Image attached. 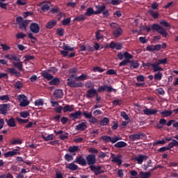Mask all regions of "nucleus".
I'll return each instance as SVG.
<instances>
[{
	"mask_svg": "<svg viewBox=\"0 0 178 178\" xmlns=\"http://www.w3.org/2000/svg\"><path fill=\"white\" fill-rule=\"evenodd\" d=\"M109 123V118H104L100 122L99 125L100 126H106Z\"/></svg>",
	"mask_w": 178,
	"mask_h": 178,
	"instance_id": "a19ab883",
	"label": "nucleus"
},
{
	"mask_svg": "<svg viewBox=\"0 0 178 178\" xmlns=\"http://www.w3.org/2000/svg\"><path fill=\"white\" fill-rule=\"evenodd\" d=\"M49 82V86H59L60 84V79L59 78H54Z\"/></svg>",
	"mask_w": 178,
	"mask_h": 178,
	"instance_id": "a878e982",
	"label": "nucleus"
},
{
	"mask_svg": "<svg viewBox=\"0 0 178 178\" xmlns=\"http://www.w3.org/2000/svg\"><path fill=\"white\" fill-rule=\"evenodd\" d=\"M56 32L58 35H60V37H63L65 34V30L63 29H57Z\"/></svg>",
	"mask_w": 178,
	"mask_h": 178,
	"instance_id": "864d4df0",
	"label": "nucleus"
},
{
	"mask_svg": "<svg viewBox=\"0 0 178 178\" xmlns=\"http://www.w3.org/2000/svg\"><path fill=\"white\" fill-rule=\"evenodd\" d=\"M151 29L152 31H156V33L161 34L163 37H164V38L168 37V32L166 31V29L158 24H153Z\"/></svg>",
	"mask_w": 178,
	"mask_h": 178,
	"instance_id": "7ed1b4c3",
	"label": "nucleus"
},
{
	"mask_svg": "<svg viewBox=\"0 0 178 178\" xmlns=\"http://www.w3.org/2000/svg\"><path fill=\"white\" fill-rule=\"evenodd\" d=\"M172 112L169 110L160 112V114L163 115V118H169V116H172Z\"/></svg>",
	"mask_w": 178,
	"mask_h": 178,
	"instance_id": "e433bc0d",
	"label": "nucleus"
},
{
	"mask_svg": "<svg viewBox=\"0 0 178 178\" xmlns=\"http://www.w3.org/2000/svg\"><path fill=\"white\" fill-rule=\"evenodd\" d=\"M84 20H86L85 15H79L74 19V22H84Z\"/></svg>",
	"mask_w": 178,
	"mask_h": 178,
	"instance_id": "a18cd8bd",
	"label": "nucleus"
},
{
	"mask_svg": "<svg viewBox=\"0 0 178 178\" xmlns=\"http://www.w3.org/2000/svg\"><path fill=\"white\" fill-rule=\"evenodd\" d=\"M17 100L19 102V106L26 107L30 104V102L27 99V97L24 95L17 96Z\"/></svg>",
	"mask_w": 178,
	"mask_h": 178,
	"instance_id": "39448f33",
	"label": "nucleus"
},
{
	"mask_svg": "<svg viewBox=\"0 0 178 178\" xmlns=\"http://www.w3.org/2000/svg\"><path fill=\"white\" fill-rule=\"evenodd\" d=\"M92 15H95V11L91 7L88 8L86 12L85 13V16H92Z\"/></svg>",
	"mask_w": 178,
	"mask_h": 178,
	"instance_id": "c9c22d12",
	"label": "nucleus"
},
{
	"mask_svg": "<svg viewBox=\"0 0 178 178\" xmlns=\"http://www.w3.org/2000/svg\"><path fill=\"white\" fill-rule=\"evenodd\" d=\"M70 22H72V19L70 17H68L62 21V24L63 26H69V24H70Z\"/></svg>",
	"mask_w": 178,
	"mask_h": 178,
	"instance_id": "8fccbe9b",
	"label": "nucleus"
},
{
	"mask_svg": "<svg viewBox=\"0 0 178 178\" xmlns=\"http://www.w3.org/2000/svg\"><path fill=\"white\" fill-rule=\"evenodd\" d=\"M111 162H113V163H117L118 166H120V165L123 163V161H122V154L115 155V154L111 153Z\"/></svg>",
	"mask_w": 178,
	"mask_h": 178,
	"instance_id": "0eeeda50",
	"label": "nucleus"
},
{
	"mask_svg": "<svg viewBox=\"0 0 178 178\" xmlns=\"http://www.w3.org/2000/svg\"><path fill=\"white\" fill-rule=\"evenodd\" d=\"M115 148H124L127 147V143L124 141H120L114 145Z\"/></svg>",
	"mask_w": 178,
	"mask_h": 178,
	"instance_id": "c756f323",
	"label": "nucleus"
},
{
	"mask_svg": "<svg viewBox=\"0 0 178 178\" xmlns=\"http://www.w3.org/2000/svg\"><path fill=\"white\" fill-rule=\"evenodd\" d=\"M157 72V73L154 74V79L156 81H161V80H162V77L163 76V74H162L161 71Z\"/></svg>",
	"mask_w": 178,
	"mask_h": 178,
	"instance_id": "72a5a7b5",
	"label": "nucleus"
},
{
	"mask_svg": "<svg viewBox=\"0 0 178 178\" xmlns=\"http://www.w3.org/2000/svg\"><path fill=\"white\" fill-rule=\"evenodd\" d=\"M54 95L55 98H59L60 99L63 98V90L57 89L54 91Z\"/></svg>",
	"mask_w": 178,
	"mask_h": 178,
	"instance_id": "393cba45",
	"label": "nucleus"
},
{
	"mask_svg": "<svg viewBox=\"0 0 178 178\" xmlns=\"http://www.w3.org/2000/svg\"><path fill=\"white\" fill-rule=\"evenodd\" d=\"M7 124L9 126V127H16V121L15 120V118H10L8 121H7Z\"/></svg>",
	"mask_w": 178,
	"mask_h": 178,
	"instance_id": "2f4dec72",
	"label": "nucleus"
},
{
	"mask_svg": "<svg viewBox=\"0 0 178 178\" xmlns=\"http://www.w3.org/2000/svg\"><path fill=\"white\" fill-rule=\"evenodd\" d=\"M123 34V29L122 27L118 28L117 29L113 30V35H114L115 38H118Z\"/></svg>",
	"mask_w": 178,
	"mask_h": 178,
	"instance_id": "6ab92c4d",
	"label": "nucleus"
},
{
	"mask_svg": "<svg viewBox=\"0 0 178 178\" xmlns=\"http://www.w3.org/2000/svg\"><path fill=\"white\" fill-rule=\"evenodd\" d=\"M95 37H96V40L97 41H99V40H102V38H104V35L101 34L99 31H98L95 33Z\"/></svg>",
	"mask_w": 178,
	"mask_h": 178,
	"instance_id": "bf43d9fd",
	"label": "nucleus"
},
{
	"mask_svg": "<svg viewBox=\"0 0 178 178\" xmlns=\"http://www.w3.org/2000/svg\"><path fill=\"white\" fill-rule=\"evenodd\" d=\"M10 108V104H0V113L4 115H7Z\"/></svg>",
	"mask_w": 178,
	"mask_h": 178,
	"instance_id": "f8f14e48",
	"label": "nucleus"
},
{
	"mask_svg": "<svg viewBox=\"0 0 178 178\" xmlns=\"http://www.w3.org/2000/svg\"><path fill=\"white\" fill-rule=\"evenodd\" d=\"M68 151L69 152H77V151H79V146H70L68 148Z\"/></svg>",
	"mask_w": 178,
	"mask_h": 178,
	"instance_id": "de8ad7c7",
	"label": "nucleus"
},
{
	"mask_svg": "<svg viewBox=\"0 0 178 178\" xmlns=\"http://www.w3.org/2000/svg\"><path fill=\"white\" fill-rule=\"evenodd\" d=\"M143 113L145 115H147V116H149L151 115H155V114L158 113V110L151 109V108L145 107V109H143Z\"/></svg>",
	"mask_w": 178,
	"mask_h": 178,
	"instance_id": "dca6fc26",
	"label": "nucleus"
},
{
	"mask_svg": "<svg viewBox=\"0 0 178 178\" xmlns=\"http://www.w3.org/2000/svg\"><path fill=\"white\" fill-rule=\"evenodd\" d=\"M26 34L21 32V33H18L16 34L15 37L17 38V40H20V38L23 39L26 37Z\"/></svg>",
	"mask_w": 178,
	"mask_h": 178,
	"instance_id": "680f3d73",
	"label": "nucleus"
},
{
	"mask_svg": "<svg viewBox=\"0 0 178 178\" xmlns=\"http://www.w3.org/2000/svg\"><path fill=\"white\" fill-rule=\"evenodd\" d=\"M87 128V124L86 122H81L79 124L76 125V129L84 131Z\"/></svg>",
	"mask_w": 178,
	"mask_h": 178,
	"instance_id": "7c9ffc66",
	"label": "nucleus"
},
{
	"mask_svg": "<svg viewBox=\"0 0 178 178\" xmlns=\"http://www.w3.org/2000/svg\"><path fill=\"white\" fill-rule=\"evenodd\" d=\"M27 26H29V20H24L23 22L19 24V29L27 31Z\"/></svg>",
	"mask_w": 178,
	"mask_h": 178,
	"instance_id": "b1692460",
	"label": "nucleus"
},
{
	"mask_svg": "<svg viewBox=\"0 0 178 178\" xmlns=\"http://www.w3.org/2000/svg\"><path fill=\"white\" fill-rule=\"evenodd\" d=\"M92 70L95 72H99V73H104V72H105V70H104L98 66L93 67Z\"/></svg>",
	"mask_w": 178,
	"mask_h": 178,
	"instance_id": "5fc2aeb1",
	"label": "nucleus"
},
{
	"mask_svg": "<svg viewBox=\"0 0 178 178\" xmlns=\"http://www.w3.org/2000/svg\"><path fill=\"white\" fill-rule=\"evenodd\" d=\"M66 169H69L70 170L76 171L79 169V165L74 164V162L66 164Z\"/></svg>",
	"mask_w": 178,
	"mask_h": 178,
	"instance_id": "412c9836",
	"label": "nucleus"
},
{
	"mask_svg": "<svg viewBox=\"0 0 178 178\" xmlns=\"http://www.w3.org/2000/svg\"><path fill=\"white\" fill-rule=\"evenodd\" d=\"M19 115L21 116V118H29V116H30V113H29L28 111H22L19 113Z\"/></svg>",
	"mask_w": 178,
	"mask_h": 178,
	"instance_id": "052dcab7",
	"label": "nucleus"
},
{
	"mask_svg": "<svg viewBox=\"0 0 178 178\" xmlns=\"http://www.w3.org/2000/svg\"><path fill=\"white\" fill-rule=\"evenodd\" d=\"M140 178H149L151 177V172H143L139 173Z\"/></svg>",
	"mask_w": 178,
	"mask_h": 178,
	"instance_id": "f704fd0d",
	"label": "nucleus"
},
{
	"mask_svg": "<svg viewBox=\"0 0 178 178\" xmlns=\"http://www.w3.org/2000/svg\"><path fill=\"white\" fill-rule=\"evenodd\" d=\"M96 95H98V92L97 91V89L94 88L89 89L86 92L87 98H94Z\"/></svg>",
	"mask_w": 178,
	"mask_h": 178,
	"instance_id": "4468645a",
	"label": "nucleus"
},
{
	"mask_svg": "<svg viewBox=\"0 0 178 178\" xmlns=\"http://www.w3.org/2000/svg\"><path fill=\"white\" fill-rule=\"evenodd\" d=\"M95 8V15H100V13H102V12L106 9V6L105 4L96 6Z\"/></svg>",
	"mask_w": 178,
	"mask_h": 178,
	"instance_id": "a211bd4d",
	"label": "nucleus"
},
{
	"mask_svg": "<svg viewBox=\"0 0 178 178\" xmlns=\"http://www.w3.org/2000/svg\"><path fill=\"white\" fill-rule=\"evenodd\" d=\"M88 77V76L85 74H82L79 76H75V80H76V81H79V80H80L81 81H84V80H87Z\"/></svg>",
	"mask_w": 178,
	"mask_h": 178,
	"instance_id": "58836bf2",
	"label": "nucleus"
},
{
	"mask_svg": "<svg viewBox=\"0 0 178 178\" xmlns=\"http://www.w3.org/2000/svg\"><path fill=\"white\" fill-rule=\"evenodd\" d=\"M69 116L72 118V120H75V119H79L81 116V111H78L75 113H70Z\"/></svg>",
	"mask_w": 178,
	"mask_h": 178,
	"instance_id": "bb28decb",
	"label": "nucleus"
},
{
	"mask_svg": "<svg viewBox=\"0 0 178 178\" xmlns=\"http://www.w3.org/2000/svg\"><path fill=\"white\" fill-rule=\"evenodd\" d=\"M41 76H43L44 79H46V80H48V81H51L54 79V75L49 74L48 72V70H44L41 72Z\"/></svg>",
	"mask_w": 178,
	"mask_h": 178,
	"instance_id": "f3484780",
	"label": "nucleus"
},
{
	"mask_svg": "<svg viewBox=\"0 0 178 178\" xmlns=\"http://www.w3.org/2000/svg\"><path fill=\"white\" fill-rule=\"evenodd\" d=\"M119 140H122V138H120V136H115L111 138L110 143H112V144H115V143H117V141H119Z\"/></svg>",
	"mask_w": 178,
	"mask_h": 178,
	"instance_id": "0e129e2a",
	"label": "nucleus"
},
{
	"mask_svg": "<svg viewBox=\"0 0 178 178\" xmlns=\"http://www.w3.org/2000/svg\"><path fill=\"white\" fill-rule=\"evenodd\" d=\"M120 115L122 118H123V119H124L125 120H130V118H129V115H127V113H126V112L122 111L120 113Z\"/></svg>",
	"mask_w": 178,
	"mask_h": 178,
	"instance_id": "338daca9",
	"label": "nucleus"
},
{
	"mask_svg": "<svg viewBox=\"0 0 178 178\" xmlns=\"http://www.w3.org/2000/svg\"><path fill=\"white\" fill-rule=\"evenodd\" d=\"M7 72L10 73V74H15L16 77H20V72L15 68H7Z\"/></svg>",
	"mask_w": 178,
	"mask_h": 178,
	"instance_id": "4be33fe9",
	"label": "nucleus"
},
{
	"mask_svg": "<svg viewBox=\"0 0 178 178\" xmlns=\"http://www.w3.org/2000/svg\"><path fill=\"white\" fill-rule=\"evenodd\" d=\"M82 115L86 118V119H92V113H88L87 111H83Z\"/></svg>",
	"mask_w": 178,
	"mask_h": 178,
	"instance_id": "49530a36",
	"label": "nucleus"
},
{
	"mask_svg": "<svg viewBox=\"0 0 178 178\" xmlns=\"http://www.w3.org/2000/svg\"><path fill=\"white\" fill-rule=\"evenodd\" d=\"M73 111H74V106L73 105L67 104L63 107L64 113H66V112H73Z\"/></svg>",
	"mask_w": 178,
	"mask_h": 178,
	"instance_id": "5701e85b",
	"label": "nucleus"
},
{
	"mask_svg": "<svg viewBox=\"0 0 178 178\" xmlns=\"http://www.w3.org/2000/svg\"><path fill=\"white\" fill-rule=\"evenodd\" d=\"M173 147H178V141L175 139L168 143V148H170V149L173 148Z\"/></svg>",
	"mask_w": 178,
	"mask_h": 178,
	"instance_id": "4c0bfd02",
	"label": "nucleus"
},
{
	"mask_svg": "<svg viewBox=\"0 0 178 178\" xmlns=\"http://www.w3.org/2000/svg\"><path fill=\"white\" fill-rule=\"evenodd\" d=\"M153 46L154 47L155 51H161V49H165L167 44L165 42H163L162 44H159Z\"/></svg>",
	"mask_w": 178,
	"mask_h": 178,
	"instance_id": "c85d7f7f",
	"label": "nucleus"
},
{
	"mask_svg": "<svg viewBox=\"0 0 178 178\" xmlns=\"http://www.w3.org/2000/svg\"><path fill=\"white\" fill-rule=\"evenodd\" d=\"M141 137H145V134L139 132L138 134H131L129 136V138L131 141H138Z\"/></svg>",
	"mask_w": 178,
	"mask_h": 178,
	"instance_id": "9d476101",
	"label": "nucleus"
},
{
	"mask_svg": "<svg viewBox=\"0 0 178 178\" xmlns=\"http://www.w3.org/2000/svg\"><path fill=\"white\" fill-rule=\"evenodd\" d=\"M74 163H78L80 166H87V161L83 155L77 156L74 161Z\"/></svg>",
	"mask_w": 178,
	"mask_h": 178,
	"instance_id": "1a4fd4ad",
	"label": "nucleus"
},
{
	"mask_svg": "<svg viewBox=\"0 0 178 178\" xmlns=\"http://www.w3.org/2000/svg\"><path fill=\"white\" fill-rule=\"evenodd\" d=\"M130 69H138L140 63L138 61L132 60L130 61Z\"/></svg>",
	"mask_w": 178,
	"mask_h": 178,
	"instance_id": "473e14b6",
	"label": "nucleus"
},
{
	"mask_svg": "<svg viewBox=\"0 0 178 178\" xmlns=\"http://www.w3.org/2000/svg\"><path fill=\"white\" fill-rule=\"evenodd\" d=\"M159 24H161L163 27H168L169 29H170V24H169V23L166 22V20L160 21Z\"/></svg>",
	"mask_w": 178,
	"mask_h": 178,
	"instance_id": "6e6d98bb",
	"label": "nucleus"
},
{
	"mask_svg": "<svg viewBox=\"0 0 178 178\" xmlns=\"http://www.w3.org/2000/svg\"><path fill=\"white\" fill-rule=\"evenodd\" d=\"M111 138L112 137L108 136H102V139L103 140L104 143H105V144L111 143Z\"/></svg>",
	"mask_w": 178,
	"mask_h": 178,
	"instance_id": "603ef678",
	"label": "nucleus"
},
{
	"mask_svg": "<svg viewBox=\"0 0 178 178\" xmlns=\"http://www.w3.org/2000/svg\"><path fill=\"white\" fill-rule=\"evenodd\" d=\"M3 58H5V59H8V60H10L13 66H15L16 69L19 70V72H23V62L20 60V58H19V56H17V54H11L4 55Z\"/></svg>",
	"mask_w": 178,
	"mask_h": 178,
	"instance_id": "f03ea898",
	"label": "nucleus"
},
{
	"mask_svg": "<svg viewBox=\"0 0 178 178\" xmlns=\"http://www.w3.org/2000/svg\"><path fill=\"white\" fill-rule=\"evenodd\" d=\"M106 85L104 86H99V88H97V92H104V91H106Z\"/></svg>",
	"mask_w": 178,
	"mask_h": 178,
	"instance_id": "13d9d810",
	"label": "nucleus"
},
{
	"mask_svg": "<svg viewBox=\"0 0 178 178\" xmlns=\"http://www.w3.org/2000/svg\"><path fill=\"white\" fill-rule=\"evenodd\" d=\"M166 144V140L162 139L161 140H157L153 143V147H156V145H165Z\"/></svg>",
	"mask_w": 178,
	"mask_h": 178,
	"instance_id": "ea45409f",
	"label": "nucleus"
},
{
	"mask_svg": "<svg viewBox=\"0 0 178 178\" xmlns=\"http://www.w3.org/2000/svg\"><path fill=\"white\" fill-rule=\"evenodd\" d=\"M29 29L33 34H38L40 33V25L37 23L33 22L31 24Z\"/></svg>",
	"mask_w": 178,
	"mask_h": 178,
	"instance_id": "ddd939ff",
	"label": "nucleus"
},
{
	"mask_svg": "<svg viewBox=\"0 0 178 178\" xmlns=\"http://www.w3.org/2000/svg\"><path fill=\"white\" fill-rule=\"evenodd\" d=\"M9 99H10V97H9L8 95L0 96V101H9Z\"/></svg>",
	"mask_w": 178,
	"mask_h": 178,
	"instance_id": "774afa93",
	"label": "nucleus"
},
{
	"mask_svg": "<svg viewBox=\"0 0 178 178\" xmlns=\"http://www.w3.org/2000/svg\"><path fill=\"white\" fill-rule=\"evenodd\" d=\"M20 147L18 149H14L12 151H8L3 154L4 158H9L10 156H15V155H20Z\"/></svg>",
	"mask_w": 178,
	"mask_h": 178,
	"instance_id": "6e6552de",
	"label": "nucleus"
},
{
	"mask_svg": "<svg viewBox=\"0 0 178 178\" xmlns=\"http://www.w3.org/2000/svg\"><path fill=\"white\" fill-rule=\"evenodd\" d=\"M49 9H51V3H47V2L42 3L41 10L42 12H48Z\"/></svg>",
	"mask_w": 178,
	"mask_h": 178,
	"instance_id": "aec40b11",
	"label": "nucleus"
},
{
	"mask_svg": "<svg viewBox=\"0 0 178 178\" xmlns=\"http://www.w3.org/2000/svg\"><path fill=\"white\" fill-rule=\"evenodd\" d=\"M22 140L20 139H13L11 140V145H20L22 144Z\"/></svg>",
	"mask_w": 178,
	"mask_h": 178,
	"instance_id": "3c124183",
	"label": "nucleus"
},
{
	"mask_svg": "<svg viewBox=\"0 0 178 178\" xmlns=\"http://www.w3.org/2000/svg\"><path fill=\"white\" fill-rule=\"evenodd\" d=\"M56 20L52 19L47 24L46 29H49V30H51V29H54V27L56 26Z\"/></svg>",
	"mask_w": 178,
	"mask_h": 178,
	"instance_id": "cd10ccee",
	"label": "nucleus"
},
{
	"mask_svg": "<svg viewBox=\"0 0 178 178\" xmlns=\"http://www.w3.org/2000/svg\"><path fill=\"white\" fill-rule=\"evenodd\" d=\"M76 79H67V86L72 88H79L84 86L82 82H77Z\"/></svg>",
	"mask_w": 178,
	"mask_h": 178,
	"instance_id": "20e7f679",
	"label": "nucleus"
},
{
	"mask_svg": "<svg viewBox=\"0 0 178 178\" xmlns=\"http://www.w3.org/2000/svg\"><path fill=\"white\" fill-rule=\"evenodd\" d=\"M135 161H136L138 165H142L144 161H147L148 159V156L144 154H139L138 156L134 158Z\"/></svg>",
	"mask_w": 178,
	"mask_h": 178,
	"instance_id": "2eb2a0df",
	"label": "nucleus"
},
{
	"mask_svg": "<svg viewBox=\"0 0 178 178\" xmlns=\"http://www.w3.org/2000/svg\"><path fill=\"white\" fill-rule=\"evenodd\" d=\"M15 88L17 90H20V88H23V83L21 81H17L15 82Z\"/></svg>",
	"mask_w": 178,
	"mask_h": 178,
	"instance_id": "e2e57ef3",
	"label": "nucleus"
},
{
	"mask_svg": "<svg viewBox=\"0 0 178 178\" xmlns=\"http://www.w3.org/2000/svg\"><path fill=\"white\" fill-rule=\"evenodd\" d=\"M63 49L64 50V51H74V47H70V46H69V44H65V43H63Z\"/></svg>",
	"mask_w": 178,
	"mask_h": 178,
	"instance_id": "79ce46f5",
	"label": "nucleus"
},
{
	"mask_svg": "<svg viewBox=\"0 0 178 178\" xmlns=\"http://www.w3.org/2000/svg\"><path fill=\"white\" fill-rule=\"evenodd\" d=\"M47 72L49 73H51V74H55L56 73H58V68L55 67H49V69L47 70Z\"/></svg>",
	"mask_w": 178,
	"mask_h": 178,
	"instance_id": "37998d69",
	"label": "nucleus"
},
{
	"mask_svg": "<svg viewBox=\"0 0 178 178\" xmlns=\"http://www.w3.org/2000/svg\"><path fill=\"white\" fill-rule=\"evenodd\" d=\"M124 58L125 60H130V59H133V56L129 52L126 51L124 53Z\"/></svg>",
	"mask_w": 178,
	"mask_h": 178,
	"instance_id": "09e8293b",
	"label": "nucleus"
},
{
	"mask_svg": "<svg viewBox=\"0 0 178 178\" xmlns=\"http://www.w3.org/2000/svg\"><path fill=\"white\" fill-rule=\"evenodd\" d=\"M89 168L91 170V172H94L95 176H98V175H101V173H104V171L101 170V169H102V167L101 165L89 166Z\"/></svg>",
	"mask_w": 178,
	"mask_h": 178,
	"instance_id": "9b49d317",
	"label": "nucleus"
},
{
	"mask_svg": "<svg viewBox=\"0 0 178 178\" xmlns=\"http://www.w3.org/2000/svg\"><path fill=\"white\" fill-rule=\"evenodd\" d=\"M55 136L54 134H50L47 136H43L44 140L45 141H51V140H54Z\"/></svg>",
	"mask_w": 178,
	"mask_h": 178,
	"instance_id": "4d7b16f0",
	"label": "nucleus"
},
{
	"mask_svg": "<svg viewBox=\"0 0 178 178\" xmlns=\"http://www.w3.org/2000/svg\"><path fill=\"white\" fill-rule=\"evenodd\" d=\"M86 165L89 166H95L94 165L97 163V157L95 154H88L86 156Z\"/></svg>",
	"mask_w": 178,
	"mask_h": 178,
	"instance_id": "423d86ee",
	"label": "nucleus"
},
{
	"mask_svg": "<svg viewBox=\"0 0 178 178\" xmlns=\"http://www.w3.org/2000/svg\"><path fill=\"white\" fill-rule=\"evenodd\" d=\"M65 160L67 161V162H71V161H73V156L66 154L65 155Z\"/></svg>",
	"mask_w": 178,
	"mask_h": 178,
	"instance_id": "69168bd1",
	"label": "nucleus"
},
{
	"mask_svg": "<svg viewBox=\"0 0 178 178\" xmlns=\"http://www.w3.org/2000/svg\"><path fill=\"white\" fill-rule=\"evenodd\" d=\"M168 63V58L159 59L158 61L155 63H143V66L145 67H152V70L154 73H156V72H163V69L160 65H166Z\"/></svg>",
	"mask_w": 178,
	"mask_h": 178,
	"instance_id": "f257e3e1",
	"label": "nucleus"
},
{
	"mask_svg": "<svg viewBox=\"0 0 178 178\" xmlns=\"http://www.w3.org/2000/svg\"><path fill=\"white\" fill-rule=\"evenodd\" d=\"M44 105V99H39L35 101V106H42Z\"/></svg>",
	"mask_w": 178,
	"mask_h": 178,
	"instance_id": "c03bdc74",
	"label": "nucleus"
}]
</instances>
